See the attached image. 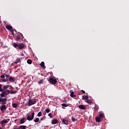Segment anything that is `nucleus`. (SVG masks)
Wrapping results in <instances>:
<instances>
[{
  "instance_id": "obj_1",
  "label": "nucleus",
  "mask_w": 129,
  "mask_h": 129,
  "mask_svg": "<svg viewBox=\"0 0 129 129\" xmlns=\"http://www.w3.org/2000/svg\"><path fill=\"white\" fill-rule=\"evenodd\" d=\"M38 100L37 99H29L28 104V106H31L34 104H36V103H37L38 102Z\"/></svg>"
},
{
  "instance_id": "obj_2",
  "label": "nucleus",
  "mask_w": 129,
  "mask_h": 129,
  "mask_svg": "<svg viewBox=\"0 0 129 129\" xmlns=\"http://www.w3.org/2000/svg\"><path fill=\"white\" fill-rule=\"evenodd\" d=\"M27 120L29 121L34 119V117H35V112H33L31 115L29 114H27L26 115Z\"/></svg>"
},
{
  "instance_id": "obj_3",
  "label": "nucleus",
  "mask_w": 129,
  "mask_h": 129,
  "mask_svg": "<svg viewBox=\"0 0 129 129\" xmlns=\"http://www.w3.org/2000/svg\"><path fill=\"white\" fill-rule=\"evenodd\" d=\"M48 81L50 84H56L57 83V80L53 78H50Z\"/></svg>"
},
{
  "instance_id": "obj_4",
  "label": "nucleus",
  "mask_w": 129,
  "mask_h": 129,
  "mask_svg": "<svg viewBox=\"0 0 129 129\" xmlns=\"http://www.w3.org/2000/svg\"><path fill=\"white\" fill-rule=\"evenodd\" d=\"M95 120H96V121H97V122H101V121L103 120V118H100V117L98 116V117H96Z\"/></svg>"
},
{
  "instance_id": "obj_5",
  "label": "nucleus",
  "mask_w": 129,
  "mask_h": 129,
  "mask_svg": "<svg viewBox=\"0 0 129 129\" xmlns=\"http://www.w3.org/2000/svg\"><path fill=\"white\" fill-rule=\"evenodd\" d=\"M25 48V44L24 43H19L18 45V49L21 50V49H23Z\"/></svg>"
},
{
  "instance_id": "obj_6",
  "label": "nucleus",
  "mask_w": 129,
  "mask_h": 129,
  "mask_svg": "<svg viewBox=\"0 0 129 129\" xmlns=\"http://www.w3.org/2000/svg\"><path fill=\"white\" fill-rule=\"evenodd\" d=\"M0 109L1 111H5V110H7V107H6V105H3L0 107Z\"/></svg>"
},
{
  "instance_id": "obj_7",
  "label": "nucleus",
  "mask_w": 129,
  "mask_h": 129,
  "mask_svg": "<svg viewBox=\"0 0 129 129\" xmlns=\"http://www.w3.org/2000/svg\"><path fill=\"white\" fill-rule=\"evenodd\" d=\"M8 100V99L7 98H3L2 99V103L1 104L2 105H4V104H7V101Z\"/></svg>"
},
{
  "instance_id": "obj_8",
  "label": "nucleus",
  "mask_w": 129,
  "mask_h": 129,
  "mask_svg": "<svg viewBox=\"0 0 129 129\" xmlns=\"http://www.w3.org/2000/svg\"><path fill=\"white\" fill-rule=\"evenodd\" d=\"M61 120L63 124H66V125L68 124V120L66 119H61Z\"/></svg>"
},
{
  "instance_id": "obj_9",
  "label": "nucleus",
  "mask_w": 129,
  "mask_h": 129,
  "mask_svg": "<svg viewBox=\"0 0 129 129\" xmlns=\"http://www.w3.org/2000/svg\"><path fill=\"white\" fill-rule=\"evenodd\" d=\"M10 119H7V120H3L1 121V124H4V123H8L9 121H10Z\"/></svg>"
},
{
  "instance_id": "obj_10",
  "label": "nucleus",
  "mask_w": 129,
  "mask_h": 129,
  "mask_svg": "<svg viewBox=\"0 0 129 129\" xmlns=\"http://www.w3.org/2000/svg\"><path fill=\"white\" fill-rule=\"evenodd\" d=\"M79 108H80V109H82L83 110H86V107L84 105H81L78 106Z\"/></svg>"
},
{
  "instance_id": "obj_11",
  "label": "nucleus",
  "mask_w": 129,
  "mask_h": 129,
  "mask_svg": "<svg viewBox=\"0 0 129 129\" xmlns=\"http://www.w3.org/2000/svg\"><path fill=\"white\" fill-rule=\"evenodd\" d=\"M6 29H7V30H9L10 31H11V30H13V26H10L9 25H6Z\"/></svg>"
},
{
  "instance_id": "obj_12",
  "label": "nucleus",
  "mask_w": 129,
  "mask_h": 129,
  "mask_svg": "<svg viewBox=\"0 0 129 129\" xmlns=\"http://www.w3.org/2000/svg\"><path fill=\"white\" fill-rule=\"evenodd\" d=\"M40 66L41 67H42V68H43V69H46V67H45V62H44V61H42L40 63Z\"/></svg>"
},
{
  "instance_id": "obj_13",
  "label": "nucleus",
  "mask_w": 129,
  "mask_h": 129,
  "mask_svg": "<svg viewBox=\"0 0 129 129\" xmlns=\"http://www.w3.org/2000/svg\"><path fill=\"white\" fill-rule=\"evenodd\" d=\"M57 122L58 120L57 119H54L52 121L51 123L52 124H56V123H57Z\"/></svg>"
},
{
  "instance_id": "obj_14",
  "label": "nucleus",
  "mask_w": 129,
  "mask_h": 129,
  "mask_svg": "<svg viewBox=\"0 0 129 129\" xmlns=\"http://www.w3.org/2000/svg\"><path fill=\"white\" fill-rule=\"evenodd\" d=\"M98 117L101 118H103H103H104V115L103 114V113H100L99 114Z\"/></svg>"
},
{
  "instance_id": "obj_15",
  "label": "nucleus",
  "mask_w": 129,
  "mask_h": 129,
  "mask_svg": "<svg viewBox=\"0 0 129 129\" xmlns=\"http://www.w3.org/2000/svg\"><path fill=\"white\" fill-rule=\"evenodd\" d=\"M27 126L26 125H20L19 128H17V129H26Z\"/></svg>"
},
{
  "instance_id": "obj_16",
  "label": "nucleus",
  "mask_w": 129,
  "mask_h": 129,
  "mask_svg": "<svg viewBox=\"0 0 129 129\" xmlns=\"http://www.w3.org/2000/svg\"><path fill=\"white\" fill-rule=\"evenodd\" d=\"M25 123V117H23L20 120V123H21V124H23V123Z\"/></svg>"
},
{
  "instance_id": "obj_17",
  "label": "nucleus",
  "mask_w": 129,
  "mask_h": 129,
  "mask_svg": "<svg viewBox=\"0 0 129 129\" xmlns=\"http://www.w3.org/2000/svg\"><path fill=\"white\" fill-rule=\"evenodd\" d=\"M21 62L20 58H17V59L15 61V64H18V63H20Z\"/></svg>"
},
{
  "instance_id": "obj_18",
  "label": "nucleus",
  "mask_w": 129,
  "mask_h": 129,
  "mask_svg": "<svg viewBox=\"0 0 129 129\" xmlns=\"http://www.w3.org/2000/svg\"><path fill=\"white\" fill-rule=\"evenodd\" d=\"M89 98V97H88V96H82V99H84V100H86V99H88Z\"/></svg>"
},
{
  "instance_id": "obj_19",
  "label": "nucleus",
  "mask_w": 129,
  "mask_h": 129,
  "mask_svg": "<svg viewBox=\"0 0 129 129\" xmlns=\"http://www.w3.org/2000/svg\"><path fill=\"white\" fill-rule=\"evenodd\" d=\"M71 97H76V95H74V92H72L70 94Z\"/></svg>"
},
{
  "instance_id": "obj_20",
  "label": "nucleus",
  "mask_w": 129,
  "mask_h": 129,
  "mask_svg": "<svg viewBox=\"0 0 129 129\" xmlns=\"http://www.w3.org/2000/svg\"><path fill=\"white\" fill-rule=\"evenodd\" d=\"M9 81L10 82H15V79H14V78H13L12 77L9 78Z\"/></svg>"
},
{
  "instance_id": "obj_21",
  "label": "nucleus",
  "mask_w": 129,
  "mask_h": 129,
  "mask_svg": "<svg viewBox=\"0 0 129 129\" xmlns=\"http://www.w3.org/2000/svg\"><path fill=\"white\" fill-rule=\"evenodd\" d=\"M1 81H2V82H8L9 79H1Z\"/></svg>"
},
{
  "instance_id": "obj_22",
  "label": "nucleus",
  "mask_w": 129,
  "mask_h": 129,
  "mask_svg": "<svg viewBox=\"0 0 129 129\" xmlns=\"http://www.w3.org/2000/svg\"><path fill=\"white\" fill-rule=\"evenodd\" d=\"M39 120H40V119L39 118H35L34 120L33 121L34 122H39Z\"/></svg>"
},
{
  "instance_id": "obj_23",
  "label": "nucleus",
  "mask_w": 129,
  "mask_h": 129,
  "mask_svg": "<svg viewBox=\"0 0 129 129\" xmlns=\"http://www.w3.org/2000/svg\"><path fill=\"white\" fill-rule=\"evenodd\" d=\"M12 106L14 107V108H17V107H18V104L14 103L12 104Z\"/></svg>"
},
{
  "instance_id": "obj_24",
  "label": "nucleus",
  "mask_w": 129,
  "mask_h": 129,
  "mask_svg": "<svg viewBox=\"0 0 129 129\" xmlns=\"http://www.w3.org/2000/svg\"><path fill=\"white\" fill-rule=\"evenodd\" d=\"M8 93H10L11 94H13V93L15 94V93H16V92H17L13 91H10L9 90H8Z\"/></svg>"
},
{
  "instance_id": "obj_25",
  "label": "nucleus",
  "mask_w": 129,
  "mask_h": 129,
  "mask_svg": "<svg viewBox=\"0 0 129 129\" xmlns=\"http://www.w3.org/2000/svg\"><path fill=\"white\" fill-rule=\"evenodd\" d=\"M9 87H10V85H8L3 86V88L4 90L8 89V88H9Z\"/></svg>"
},
{
  "instance_id": "obj_26",
  "label": "nucleus",
  "mask_w": 129,
  "mask_h": 129,
  "mask_svg": "<svg viewBox=\"0 0 129 129\" xmlns=\"http://www.w3.org/2000/svg\"><path fill=\"white\" fill-rule=\"evenodd\" d=\"M13 46L15 47V48H19V44L18 43H14L13 44Z\"/></svg>"
},
{
  "instance_id": "obj_27",
  "label": "nucleus",
  "mask_w": 129,
  "mask_h": 129,
  "mask_svg": "<svg viewBox=\"0 0 129 129\" xmlns=\"http://www.w3.org/2000/svg\"><path fill=\"white\" fill-rule=\"evenodd\" d=\"M27 63H28V64H32V60H31V59H28L27 60Z\"/></svg>"
},
{
  "instance_id": "obj_28",
  "label": "nucleus",
  "mask_w": 129,
  "mask_h": 129,
  "mask_svg": "<svg viewBox=\"0 0 129 129\" xmlns=\"http://www.w3.org/2000/svg\"><path fill=\"white\" fill-rule=\"evenodd\" d=\"M9 92L8 91V90L5 91H3V93L5 95H8L9 94Z\"/></svg>"
},
{
  "instance_id": "obj_29",
  "label": "nucleus",
  "mask_w": 129,
  "mask_h": 129,
  "mask_svg": "<svg viewBox=\"0 0 129 129\" xmlns=\"http://www.w3.org/2000/svg\"><path fill=\"white\" fill-rule=\"evenodd\" d=\"M87 103H88L89 104H90V103H92V101H91L90 99H87Z\"/></svg>"
},
{
  "instance_id": "obj_30",
  "label": "nucleus",
  "mask_w": 129,
  "mask_h": 129,
  "mask_svg": "<svg viewBox=\"0 0 129 129\" xmlns=\"http://www.w3.org/2000/svg\"><path fill=\"white\" fill-rule=\"evenodd\" d=\"M62 106H63L64 107H67L68 106V104H65V103H62L61 104Z\"/></svg>"
},
{
  "instance_id": "obj_31",
  "label": "nucleus",
  "mask_w": 129,
  "mask_h": 129,
  "mask_svg": "<svg viewBox=\"0 0 129 129\" xmlns=\"http://www.w3.org/2000/svg\"><path fill=\"white\" fill-rule=\"evenodd\" d=\"M37 116H42V112H39L37 114Z\"/></svg>"
},
{
  "instance_id": "obj_32",
  "label": "nucleus",
  "mask_w": 129,
  "mask_h": 129,
  "mask_svg": "<svg viewBox=\"0 0 129 129\" xmlns=\"http://www.w3.org/2000/svg\"><path fill=\"white\" fill-rule=\"evenodd\" d=\"M45 112H46L47 113H49V112H50V109H46L45 110Z\"/></svg>"
},
{
  "instance_id": "obj_33",
  "label": "nucleus",
  "mask_w": 129,
  "mask_h": 129,
  "mask_svg": "<svg viewBox=\"0 0 129 129\" xmlns=\"http://www.w3.org/2000/svg\"><path fill=\"white\" fill-rule=\"evenodd\" d=\"M2 86H3V85L0 84V91H1V92L4 91V89H3L2 88Z\"/></svg>"
},
{
  "instance_id": "obj_34",
  "label": "nucleus",
  "mask_w": 129,
  "mask_h": 129,
  "mask_svg": "<svg viewBox=\"0 0 129 129\" xmlns=\"http://www.w3.org/2000/svg\"><path fill=\"white\" fill-rule=\"evenodd\" d=\"M5 95H6L3 92V93L1 94V97H5Z\"/></svg>"
},
{
  "instance_id": "obj_35",
  "label": "nucleus",
  "mask_w": 129,
  "mask_h": 129,
  "mask_svg": "<svg viewBox=\"0 0 129 129\" xmlns=\"http://www.w3.org/2000/svg\"><path fill=\"white\" fill-rule=\"evenodd\" d=\"M19 40H21V37H20V36H17L16 38V40L19 41Z\"/></svg>"
},
{
  "instance_id": "obj_36",
  "label": "nucleus",
  "mask_w": 129,
  "mask_h": 129,
  "mask_svg": "<svg viewBox=\"0 0 129 129\" xmlns=\"http://www.w3.org/2000/svg\"><path fill=\"white\" fill-rule=\"evenodd\" d=\"M10 32H11L12 35H15V33L14 32V29L11 30Z\"/></svg>"
},
{
  "instance_id": "obj_37",
  "label": "nucleus",
  "mask_w": 129,
  "mask_h": 129,
  "mask_svg": "<svg viewBox=\"0 0 129 129\" xmlns=\"http://www.w3.org/2000/svg\"><path fill=\"white\" fill-rule=\"evenodd\" d=\"M48 116H50L51 118H52L53 117V115H52V113H49L48 114Z\"/></svg>"
},
{
  "instance_id": "obj_38",
  "label": "nucleus",
  "mask_w": 129,
  "mask_h": 129,
  "mask_svg": "<svg viewBox=\"0 0 129 129\" xmlns=\"http://www.w3.org/2000/svg\"><path fill=\"white\" fill-rule=\"evenodd\" d=\"M43 80H40L39 82L38 83L39 84H41V83H43Z\"/></svg>"
},
{
  "instance_id": "obj_39",
  "label": "nucleus",
  "mask_w": 129,
  "mask_h": 129,
  "mask_svg": "<svg viewBox=\"0 0 129 129\" xmlns=\"http://www.w3.org/2000/svg\"><path fill=\"white\" fill-rule=\"evenodd\" d=\"M4 75H5L6 78H9V77H10V75H7L6 74H4Z\"/></svg>"
},
{
  "instance_id": "obj_40",
  "label": "nucleus",
  "mask_w": 129,
  "mask_h": 129,
  "mask_svg": "<svg viewBox=\"0 0 129 129\" xmlns=\"http://www.w3.org/2000/svg\"><path fill=\"white\" fill-rule=\"evenodd\" d=\"M72 121H75V118L72 117Z\"/></svg>"
},
{
  "instance_id": "obj_41",
  "label": "nucleus",
  "mask_w": 129,
  "mask_h": 129,
  "mask_svg": "<svg viewBox=\"0 0 129 129\" xmlns=\"http://www.w3.org/2000/svg\"><path fill=\"white\" fill-rule=\"evenodd\" d=\"M5 78V75H2L1 76V78Z\"/></svg>"
},
{
  "instance_id": "obj_42",
  "label": "nucleus",
  "mask_w": 129,
  "mask_h": 129,
  "mask_svg": "<svg viewBox=\"0 0 129 129\" xmlns=\"http://www.w3.org/2000/svg\"><path fill=\"white\" fill-rule=\"evenodd\" d=\"M81 91L84 94L85 93V91L84 90H82Z\"/></svg>"
},
{
  "instance_id": "obj_43",
  "label": "nucleus",
  "mask_w": 129,
  "mask_h": 129,
  "mask_svg": "<svg viewBox=\"0 0 129 129\" xmlns=\"http://www.w3.org/2000/svg\"><path fill=\"white\" fill-rule=\"evenodd\" d=\"M94 109H95L96 110H97V109H98L97 107H94Z\"/></svg>"
},
{
  "instance_id": "obj_44",
  "label": "nucleus",
  "mask_w": 129,
  "mask_h": 129,
  "mask_svg": "<svg viewBox=\"0 0 129 129\" xmlns=\"http://www.w3.org/2000/svg\"><path fill=\"white\" fill-rule=\"evenodd\" d=\"M2 100H3V99L0 98V102H1L2 101Z\"/></svg>"
},
{
  "instance_id": "obj_45",
  "label": "nucleus",
  "mask_w": 129,
  "mask_h": 129,
  "mask_svg": "<svg viewBox=\"0 0 129 129\" xmlns=\"http://www.w3.org/2000/svg\"><path fill=\"white\" fill-rule=\"evenodd\" d=\"M43 117H42L41 119H40V120H43Z\"/></svg>"
},
{
  "instance_id": "obj_46",
  "label": "nucleus",
  "mask_w": 129,
  "mask_h": 129,
  "mask_svg": "<svg viewBox=\"0 0 129 129\" xmlns=\"http://www.w3.org/2000/svg\"><path fill=\"white\" fill-rule=\"evenodd\" d=\"M4 124H2V127H4V126H5V125H3Z\"/></svg>"
},
{
  "instance_id": "obj_47",
  "label": "nucleus",
  "mask_w": 129,
  "mask_h": 129,
  "mask_svg": "<svg viewBox=\"0 0 129 129\" xmlns=\"http://www.w3.org/2000/svg\"><path fill=\"white\" fill-rule=\"evenodd\" d=\"M21 36H23V34L22 33L20 34Z\"/></svg>"
},
{
  "instance_id": "obj_48",
  "label": "nucleus",
  "mask_w": 129,
  "mask_h": 129,
  "mask_svg": "<svg viewBox=\"0 0 129 129\" xmlns=\"http://www.w3.org/2000/svg\"><path fill=\"white\" fill-rule=\"evenodd\" d=\"M11 90H13V87H11Z\"/></svg>"
},
{
  "instance_id": "obj_49",
  "label": "nucleus",
  "mask_w": 129,
  "mask_h": 129,
  "mask_svg": "<svg viewBox=\"0 0 129 129\" xmlns=\"http://www.w3.org/2000/svg\"><path fill=\"white\" fill-rule=\"evenodd\" d=\"M63 102H66V100H64V101H63Z\"/></svg>"
},
{
  "instance_id": "obj_50",
  "label": "nucleus",
  "mask_w": 129,
  "mask_h": 129,
  "mask_svg": "<svg viewBox=\"0 0 129 129\" xmlns=\"http://www.w3.org/2000/svg\"><path fill=\"white\" fill-rule=\"evenodd\" d=\"M14 31H15V32H17V30H16V29H15Z\"/></svg>"
},
{
  "instance_id": "obj_51",
  "label": "nucleus",
  "mask_w": 129,
  "mask_h": 129,
  "mask_svg": "<svg viewBox=\"0 0 129 129\" xmlns=\"http://www.w3.org/2000/svg\"><path fill=\"white\" fill-rule=\"evenodd\" d=\"M14 129H17V128H15Z\"/></svg>"
}]
</instances>
